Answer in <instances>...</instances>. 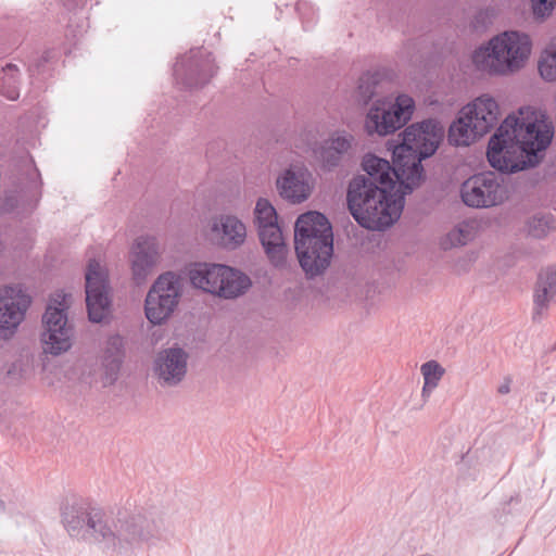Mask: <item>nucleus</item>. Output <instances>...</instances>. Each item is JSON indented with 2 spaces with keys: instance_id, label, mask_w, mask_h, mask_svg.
I'll use <instances>...</instances> for the list:
<instances>
[{
  "instance_id": "f257e3e1",
  "label": "nucleus",
  "mask_w": 556,
  "mask_h": 556,
  "mask_svg": "<svg viewBox=\"0 0 556 556\" xmlns=\"http://www.w3.org/2000/svg\"><path fill=\"white\" fill-rule=\"evenodd\" d=\"M437 123L412 124L402 134L401 143L392 147V165L372 154L364 156L367 173L355 176L349 184L346 202L354 219L364 228L382 230L393 225L404 208V197L394 192L399 181L412 192L422 178L421 161L438 149Z\"/></svg>"
},
{
  "instance_id": "f03ea898",
  "label": "nucleus",
  "mask_w": 556,
  "mask_h": 556,
  "mask_svg": "<svg viewBox=\"0 0 556 556\" xmlns=\"http://www.w3.org/2000/svg\"><path fill=\"white\" fill-rule=\"evenodd\" d=\"M553 135V126L538 119L528 109H520L517 115H508L490 138L488 161L506 174L534 167L543 159Z\"/></svg>"
},
{
  "instance_id": "7ed1b4c3",
  "label": "nucleus",
  "mask_w": 556,
  "mask_h": 556,
  "mask_svg": "<svg viewBox=\"0 0 556 556\" xmlns=\"http://www.w3.org/2000/svg\"><path fill=\"white\" fill-rule=\"evenodd\" d=\"M164 517L154 508H139L115 521L98 508L84 541H94L111 553L125 555L142 545L153 546L163 536Z\"/></svg>"
},
{
  "instance_id": "20e7f679",
  "label": "nucleus",
  "mask_w": 556,
  "mask_h": 556,
  "mask_svg": "<svg viewBox=\"0 0 556 556\" xmlns=\"http://www.w3.org/2000/svg\"><path fill=\"white\" fill-rule=\"evenodd\" d=\"M531 46L528 35L507 30L479 47L472 54V62L477 70L491 75L510 73L525 64Z\"/></svg>"
},
{
  "instance_id": "39448f33",
  "label": "nucleus",
  "mask_w": 556,
  "mask_h": 556,
  "mask_svg": "<svg viewBox=\"0 0 556 556\" xmlns=\"http://www.w3.org/2000/svg\"><path fill=\"white\" fill-rule=\"evenodd\" d=\"M187 276L192 287L224 299H236L251 287L249 276L222 264L192 263Z\"/></svg>"
},
{
  "instance_id": "423d86ee",
  "label": "nucleus",
  "mask_w": 556,
  "mask_h": 556,
  "mask_svg": "<svg viewBox=\"0 0 556 556\" xmlns=\"http://www.w3.org/2000/svg\"><path fill=\"white\" fill-rule=\"evenodd\" d=\"M67 294L55 292L49 300L42 316L45 331L42 332L43 350L52 355H60L72 346L73 328L68 324L66 311Z\"/></svg>"
},
{
  "instance_id": "0eeeda50",
  "label": "nucleus",
  "mask_w": 556,
  "mask_h": 556,
  "mask_svg": "<svg viewBox=\"0 0 556 556\" xmlns=\"http://www.w3.org/2000/svg\"><path fill=\"white\" fill-rule=\"evenodd\" d=\"M414 109L415 102L407 94H399L394 102L377 100L366 115L365 129L369 135L393 134L412 118Z\"/></svg>"
},
{
  "instance_id": "6e6552de",
  "label": "nucleus",
  "mask_w": 556,
  "mask_h": 556,
  "mask_svg": "<svg viewBox=\"0 0 556 556\" xmlns=\"http://www.w3.org/2000/svg\"><path fill=\"white\" fill-rule=\"evenodd\" d=\"M182 293L181 278L173 271L157 277L148 291L144 313L150 323L161 325L174 313Z\"/></svg>"
},
{
  "instance_id": "1a4fd4ad",
  "label": "nucleus",
  "mask_w": 556,
  "mask_h": 556,
  "mask_svg": "<svg viewBox=\"0 0 556 556\" xmlns=\"http://www.w3.org/2000/svg\"><path fill=\"white\" fill-rule=\"evenodd\" d=\"M216 70L211 52L203 48H193L177 60L173 71L176 84L192 90L205 86L216 74Z\"/></svg>"
},
{
  "instance_id": "9d476101",
  "label": "nucleus",
  "mask_w": 556,
  "mask_h": 556,
  "mask_svg": "<svg viewBox=\"0 0 556 556\" xmlns=\"http://www.w3.org/2000/svg\"><path fill=\"white\" fill-rule=\"evenodd\" d=\"M460 197L467 206L482 208L501 204L507 194L503 180L495 173L486 172L464 181Z\"/></svg>"
},
{
  "instance_id": "9b49d317",
  "label": "nucleus",
  "mask_w": 556,
  "mask_h": 556,
  "mask_svg": "<svg viewBox=\"0 0 556 556\" xmlns=\"http://www.w3.org/2000/svg\"><path fill=\"white\" fill-rule=\"evenodd\" d=\"M30 304L31 298L22 286L0 288V340L9 341L17 333Z\"/></svg>"
},
{
  "instance_id": "f8f14e48",
  "label": "nucleus",
  "mask_w": 556,
  "mask_h": 556,
  "mask_svg": "<svg viewBox=\"0 0 556 556\" xmlns=\"http://www.w3.org/2000/svg\"><path fill=\"white\" fill-rule=\"evenodd\" d=\"M86 305L92 323H101L110 314L108 270L97 260H90L85 274Z\"/></svg>"
},
{
  "instance_id": "ddd939ff",
  "label": "nucleus",
  "mask_w": 556,
  "mask_h": 556,
  "mask_svg": "<svg viewBox=\"0 0 556 556\" xmlns=\"http://www.w3.org/2000/svg\"><path fill=\"white\" fill-rule=\"evenodd\" d=\"M188 353L173 346L160 351L153 362V374L161 387H176L186 377L188 367Z\"/></svg>"
},
{
  "instance_id": "4468645a",
  "label": "nucleus",
  "mask_w": 556,
  "mask_h": 556,
  "mask_svg": "<svg viewBox=\"0 0 556 556\" xmlns=\"http://www.w3.org/2000/svg\"><path fill=\"white\" fill-rule=\"evenodd\" d=\"M294 248L302 269L313 278L323 274L330 265L333 235L313 236L307 249H300V244H294Z\"/></svg>"
},
{
  "instance_id": "2eb2a0df",
  "label": "nucleus",
  "mask_w": 556,
  "mask_h": 556,
  "mask_svg": "<svg viewBox=\"0 0 556 556\" xmlns=\"http://www.w3.org/2000/svg\"><path fill=\"white\" fill-rule=\"evenodd\" d=\"M160 247L155 237L140 236L135 241L131 253V270L135 281L143 282L160 260Z\"/></svg>"
},
{
  "instance_id": "dca6fc26",
  "label": "nucleus",
  "mask_w": 556,
  "mask_h": 556,
  "mask_svg": "<svg viewBox=\"0 0 556 556\" xmlns=\"http://www.w3.org/2000/svg\"><path fill=\"white\" fill-rule=\"evenodd\" d=\"M97 510L98 507L83 501L67 503L61 508V522L71 538L84 540Z\"/></svg>"
},
{
  "instance_id": "f3484780",
  "label": "nucleus",
  "mask_w": 556,
  "mask_h": 556,
  "mask_svg": "<svg viewBox=\"0 0 556 556\" xmlns=\"http://www.w3.org/2000/svg\"><path fill=\"white\" fill-rule=\"evenodd\" d=\"M462 110L467 117H470L473 129L480 136L488 134L497 124L500 117L497 102L488 94L478 97Z\"/></svg>"
},
{
  "instance_id": "a211bd4d",
  "label": "nucleus",
  "mask_w": 556,
  "mask_h": 556,
  "mask_svg": "<svg viewBox=\"0 0 556 556\" xmlns=\"http://www.w3.org/2000/svg\"><path fill=\"white\" fill-rule=\"evenodd\" d=\"M354 137L344 131H333L328 139L324 140L315 150L316 157L326 169L338 167L343 157L352 148Z\"/></svg>"
},
{
  "instance_id": "6ab92c4d",
  "label": "nucleus",
  "mask_w": 556,
  "mask_h": 556,
  "mask_svg": "<svg viewBox=\"0 0 556 556\" xmlns=\"http://www.w3.org/2000/svg\"><path fill=\"white\" fill-rule=\"evenodd\" d=\"M277 188L281 198L291 203H302L311 192V174L307 170L287 169L277 179Z\"/></svg>"
},
{
  "instance_id": "aec40b11",
  "label": "nucleus",
  "mask_w": 556,
  "mask_h": 556,
  "mask_svg": "<svg viewBox=\"0 0 556 556\" xmlns=\"http://www.w3.org/2000/svg\"><path fill=\"white\" fill-rule=\"evenodd\" d=\"M332 235V228L327 217L316 211L300 215L294 226V244L300 249H307L313 236Z\"/></svg>"
},
{
  "instance_id": "412c9836",
  "label": "nucleus",
  "mask_w": 556,
  "mask_h": 556,
  "mask_svg": "<svg viewBox=\"0 0 556 556\" xmlns=\"http://www.w3.org/2000/svg\"><path fill=\"white\" fill-rule=\"evenodd\" d=\"M212 231L220 240L226 249H237L242 245L247 238L245 225L235 215H220L213 224Z\"/></svg>"
},
{
  "instance_id": "4be33fe9",
  "label": "nucleus",
  "mask_w": 556,
  "mask_h": 556,
  "mask_svg": "<svg viewBox=\"0 0 556 556\" xmlns=\"http://www.w3.org/2000/svg\"><path fill=\"white\" fill-rule=\"evenodd\" d=\"M258 237L269 262L275 267H283L286 264L287 245L279 225L263 226V228L258 229Z\"/></svg>"
},
{
  "instance_id": "5701e85b",
  "label": "nucleus",
  "mask_w": 556,
  "mask_h": 556,
  "mask_svg": "<svg viewBox=\"0 0 556 556\" xmlns=\"http://www.w3.org/2000/svg\"><path fill=\"white\" fill-rule=\"evenodd\" d=\"M480 137L478 131L473 129L470 117H467L464 111L460 110L457 119L454 121L448 128V142L455 147H466Z\"/></svg>"
},
{
  "instance_id": "b1692460",
  "label": "nucleus",
  "mask_w": 556,
  "mask_h": 556,
  "mask_svg": "<svg viewBox=\"0 0 556 556\" xmlns=\"http://www.w3.org/2000/svg\"><path fill=\"white\" fill-rule=\"evenodd\" d=\"M124 358V340L121 336L109 337L105 343L103 354V365L106 375L111 380H115Z\"/></svg>"
},
{
  "instance_id": "393cba45",
  "label": "nucleus",
  "mask_w": 556,
  "mask_h": 556,
  "mask_svg": "<svg viewBox=\"0 0 556 556\" xmlns=\"http://www.w3.org/2000/svg\"><path fill=\"white\" fill-rule=\"evenodd\" d=\"M476 225L469 220L458 223L452 230H450L442 242L444 249L457 248L466 245L476 236Z\"/></svg>"
},
{
  "instance_id": "a878e982",
  "label": "nucleus",
  "mask_w": 556,
  "mask_h": 556,
  "mask_svg": "<svg viewBox=\"0 0 556 556\" xmlns=\"http://www.w3.org/2000/svg\"><path fill=\"white\" fill-rule=\"evenodd\" d=\"M0 93L14 101L20 97V70L15 64L8 63L0 72Z\"/></svg>"
},
{
  "instance_id": "bb28decb",
  "label": "nucleus",
  "mask_w": 556,
  "mask_h": 556,
  "mask_svg": "<svg viewBox=\"0 0 556 556\" xmlns=\"http://www.w3.org/2000/svg\"><path fill=\"white\" fill-rule=\"evenodd\" d=\"M556 229V219L553 214L539 212L533 214L527 220L528 235L542 239Z\"/></svg>"
},
{
  "instance_id": "cd10ccee",
  "label": "nucleus",
  "mask_w": 556,
  "mask_h": 556,
  "mask_svg": "<svg viewBox=\"0 0 556 556\" xmlns=\"http://www.w3.org/2000/svg\"><path fill=\"white\" fill-rule=\"evenodd\" d=\"M420 371L424 377L422 396L429 397L438 387L445 369L437 361H429L421 365Z\"/></svg>"
},
{
  "instance_id": "c85d7f7f",
  "label": "nucleus",
  "mask_w": 556,
  "mask_h": 556,
  "mask_svg": "<svg viewBox=\"0 0 556 556\" xmlns=\"http://www.w3.org/2000/svg\"><path fill=\"white\" fill-rule=\"evenodd\" d=\"M63 5L66 8L68 12H73L75 16H78V22L76 26H74L72 17H70L67 28L71 30L72 36L75 38L83 33L86 31L89 24L87 17L85 16L84 8L87 3V0H62Z\"/></svg>"
},
{
  "instance_id": "c756f323",
  "label": "nucleus",
  "mask_w": 556,
  "mask_h": 556,
  "mask_svg": "<svg viewBox=\"0 0 556 556\" xmlns=\"http://www.w3.org/2000/svg\"><path fill=\"white\" fill-rule=\"evenodd\" d=\"M555 296L556 294L546 290L545 287L543 288L535 285L532 309V320L534 323H540L543 318L546 317L549 303Z\"/></svg>"
},
{
  "instance_id": "7c9ffc66",
  "label": "nucleus",
  "mask_w": 556,
  "mask_h": 556,
  "mask_svg": "<svg viewBox=\"0 0 556 556\" xmlns=\"http://www.w3.org/2000/svg\"><path fill=\"white\" fill-rule=\"evenodd\" d=\"M254 218L257 229L263 226L275 225L277 222V212L267 199H258L254 208Z\"/></svg>"
},
{
  "instance_id": "2f4dec72",
  "label": "nucleus",
  "mask_w": 556,
  "mask_h": 556,
  "mask_svg": "<svg viewBox=\"0 0 556 556\" xmlns=\"http://www.w3.org/2000/svg\"><path fill=\"white\" fill-rule=\"evenodd\" d=\"M539 72L547 81L556 80V46H548L539 61Z\"/></svg>"
},
{
  "instance_id": "473e14b6",
  "label": "nucleus",
  "mask_w": 556,
  "mask_h": 556,
  "mask_svg": "<svg viewBox=\"0 0 556 556\" xmlns=\"http://www.w3.org/2000/svg\"><path fill=\"white\" fill-rule=\"evenodd\" d=\"M378 84V75L374 73H365L358 79L357 98L359 102L367 104L376 93Z\"/></svg>"
},
{
  "instance_id": "72a5a7b5",
  "label": "nucleus",
  "mask_w": 556,
  "mask_h": 556,
  "mask_svg": "<svg viewBox=\"0 0 556 556\" xmlns=\"http://www.w3.org/2000/svg\"><path fill=\"white\" fill-rule=\"evenodd\" d=\"M535 285L556 294V265L542 269Z\"/></svg>"
},
{
  "instance_id": "f704fd0d",
  "label": "nucleus",
  "mask_w": 556,
  "mask_h": 556,
  "mask_svg": "<svg viewBox=\"0 0 556 556\" xmlns=\"http://www.w3.org/2000/svg\"><path fill=\"white\" fill-rule=\"evenodd\" d=\"M556 0H531L532 12L535 18L544 20L555 8Z\"/></svg>"
},
{
  "instance_id": "c9c22d12",
  "label": "nucleus",
  "mask_w": 556,
  "mask_h": 556,
  "mask_svg": "<svg viewBox=\"0 0 556 556\" xmlns=\"http://www.w3.org/2000/svg\"><path fill=\"white\" fill-rule=\"evenodd\" d=\"M296 11L303 20L304 27L307 28V24L314 22L315 11L311 4L306 1H299L296 3Z\"/></svg>"
},
{
  "instance_id": "e433bc0d",
  "label": "nucleus",
  "mask_w": 556,
  "mask_h": 556,
  "mask_svg": "<svg viewBox=\"0 0 556 556\" xmlns=\"http://www.w3.org/2000/svg\"><path fill=\"white\" fill-rule=\"evenodd\" d=\"M511 377L510 376H506L504 377L503 379V382L500 384V387L497 388V392L500 394H508L510 392V384H511Z\"/></svg>"
},
{
  "instance_id": "4c0bfd02",
  "label": "nucleus",
  "mask_w": 556,
  "mask_h": 556,
  "mask_svg": "<svg viewBox=\"0 0 556 556\" xmlns=\"http://www.w3.org/2000/svg\"><path fill=\"white\" fill-rule=\"evenodd\" d=\"M30 173H29V179L31 180L33 187L37 188L38 184L37 180L40 179V174L38 169L33 165V162H29Z\"/></svg>"
},
{
  "instance_id": "58836bf2",
  "label": "nucleus",
  "mask_w": 556,
  "mask_h": 556,
  "mask_svg": "<svg viewBox=\"0 0 556 556\" xmlns=\"http://www.w3.org/2000/svg\"><path fill=\"white\" fill-rule=\"evenodd\" d=\"M45 62H47V59L42 58L40 60V62L35 67L29 68V73H30L31 77H35L36 73L39 74V67H40L41 63H45Z\"/></svg>"
},
{
  "instance_id": "ea45409f",
  "label": "nucleus",
  "mask_w": 556,
  "mask_h": 556,
  "mask_svg": "<svg viewBox=\"0 0 556 556\" xmlns=\"http://www.w3.org/2000/svg\"><path fill=\"white\" fill-rule=\"evenodd\" d=\"M547 396V393H541L540 397L538 400H541L542 402H545V397Z\"/></svg>"
},
{
  "instance_id": "a19ab883",
  "label": "nucleus",
  "mask_w": 556,
  "mask_h": 556,
  "mask_svg": "<svg viewBox=\"0 0 556 556\" xmlns=\"http://www.w3.org/2000/svg\"><path fill=\"white\" fill-rule=\"evenodd\" d=\"M0 510H4V503L2 500H0Z\"/></svg>"
},
{
  "instance_id": "79ce46f5",
  "label": "nucleus",
  "mask_w": 556,
  "mask_h": 556,
  "mask_svg": "<svg viewBox=\"0 0 556 556\" xmlns=\"http://www.w3.org/2000/svg\"><path fill=\"white\" fill-rule=\"evenodd\" d=\"M549 46H556V39L552 41Z\"/></svg>"
},
{
  "instance_id": "37998d69",
  "label": "nucleus",
  "mask_w": 556,
  "mask_h": 556,
  "mask_svg": "<svg viewBox=\"0 0 556 556\" xmlns=\"http://www.w3.org/2000/svg\"><path fill=\"white\" fill-rule=\"evenodd\" d=\"M556 350V344L551 349V352Z\"/></svg>"
}]
</instances>
